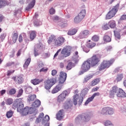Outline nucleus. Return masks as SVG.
Segmentation results:
<instances>
[{
  "label": "nucleus",
  "mask_w": 126,
  "mask_h": 126,
  "mask_svg": "<svg viewBox=\"0 0 126 126\" xmlns=\"http://www.w3.org/2000/svg\"><path fill=\"white\" fill-rule=\"evenodd\" d=\"M101 60L97 55H94L91 58L89 59L87 61L85 62L81 66V69L84 72L88 71L90 69V66H96L100 63Z\"/></svg>",
  "instance_id": "nucleus-1"
},
{
  "label": "nucleus",
  "mask_w": 126,
  "mask_h": 126,
  "mask_svg": "<svg viewBox=\"0 0 126 126\" xmlns=\"http://www.w3.org/2000/svg\"><path fill=\"white\" fill-rule=\"evenodd\" d=\"M24 107V104L22 101H21V98L17 99L15 100L13 105V109H17V112L20 113L23 116H27L29 112V107H26L23 109Z\"/></svg>",
  "instance_id": "nucleus-2"
},
{
  "label": "nucleus",
  "mask_w": 126,
  "mask_h": 126,
  "mask_svg": "<svg viewBox=\"0 0 126 126\" xmlns=\"http://www.w3.org/2000/svg\"><path fill=\"white\" fill-rule=\"evenodd\" d=\"M114 63H115V59H110V60H103L98 66V70L102 71V70H104L106 68H109Z\"/></svg>",
  "instance_id": "nucleus-3"
},
{
  "label": "nucleus",
  "mask_w": 126,
  "mask_h": 126,
  "mask_svg": "<svg viewBox=\"0 0 126 126\" xmlns=\"http://www.w3.org/2000/svg\"><path fill=\"white\" fill-rule=\"evenodd\" d=\"M56 83H57V79L51 78L44 82V87L46 90H50Z\"/></svg>",
  "instance_id": "nucleus-4"
},
{
  "label": "nucleus",
  "mask_w": 126,
  "mask_h": 126,
  "mask_svg": "<svg viewBox=\"0 0 126 126\" xmlns=\"http://www.w3.org/2000/svg\"><path fill=\"white\" fill-rule=\"evenodd\" d=\"M119 7H120V5L119 4H117L115 6H114L112 9V10L109 11L107 14H106L105 19L108 20L113 18V17L116 15L117 12H118V10H119Z\"/></svg>",
  "instance_id": "nucleus-5"
},
{
  "label": "nucleus",
  "mask_w": 126,
  "mask_h": 126,
  "mask_svg": "<svg viewBox=\"0 0 126 126\" xmlns=\"http://www.w3.org/2000/svg\"><path fill=\"white\" fill-rule=\"evenodd\" d=\"M100 114L105 116L107 115H113L114 114V108L110 107H105L102 108Z\"/></svg>",
  "instance_id": "nucleus-6"
},
{
  "label": "nucleus",
  "mask_w": 126,
  "mask_h": 126,
  "mask_svg": "<svg viewBox=\"0 0 126 126\" xmlns=\"http://www.w3.org/2000/svg\"><path fill=\"white\" fill-rule=\"evenodd\" d=\"M63 43H64V38L63 36H59L57 38H56L53 44L55 47H61Z\"/></svg>",
  "instance_id": "nucleus-7"
},
{
  "label": "nucleus",
  "mask_w": 126,
  "mask_h": 126,
  "mask_svg": "<svg viewBox=\"0 0 126 126\" xmlns=\"http://www.w3.org/2000/svg\"><path fill=\"white\" fill-rule=\"evenodd\" d=\"M66 96H68V93L67 91H64L61 94H60L58 97V101L59 103L63 102L64 99H65Z\"/></svg>",
  "instance_id": "nucleus-8"
},
{
  "label": "nucleus",
  "mask_w": 126,
  "mask_h": 126,
  "mask_svg": "<svg viewBox=\"0 0 126 126\" xmlns=\"http://www.w3.org/2000/svg\"><path fill=\"white\" fill-rule=\"evenodd\" d=\"M66 73L62 71L60 73L59 82L61 84L64 83L65 80H66Z\"/></svg>",
  "instance_id": "nucleus-9"
},
{
  "label": "nucleus",
  "mask_w": 126,
  "mask_h": 126,
  "mask_svg": "<svg viewBox=\"0 0 126 126\" xmlns=\"http://www.w3.org/2000/svg\"><path fill=\"white\" fill-rule=\"evenodd\" d=\"M100 96V93H94L91 97L88 98L85 103V106H87L88 104H89L90 102H92L94 100V98L96 96Z\"/></svg>",
  "instance_id": "nucleus-10"
},
{
  "label": "nucleus",
  "mask_w": 126,
  "mask_h": 126,
  "mask_svg": "<svg viewBox=\"0 0 126 126\" xmlns=\"http://www.w3.org/2000/svg\"><path fill=\"white\" fill-rule=\"evenodd\" d=\"M89 35H90V32L88 30H86L82 31L79 36L82 39L83 38H87Z\"/></svg>",
  "instance_id": "nucleus-11"
},
{
  "label": "nucleus",
  "mask_w": 126,
  "mask_h": 126,
  "mask_svg": "<svg viewBox=\"0 0 126 126\" xmlns=\"http://www.w3.org/2000/svg\"><path fill=\"white\" fill-rule=\"evenodd\" d=\"M62 88H63V84L60 83L53 89L51 92L52 94L58 93L59 91H60L62 90Z\"/></svg>",
  "instance_id": "nucleus-12"
},
{
  "label": "nucleus",
  "mask_w": 126,
  "mask_h": 126,
  "mask_svg": "<svg viewBox=\"0 0 126 126\" xmlns=\"http://www.w3.org/2000/svg\"><path fill=\"white\" fill-rule=\"evenodd\" d=\"M61 55L63 58H66L69 56H70V52L66 48H64L61 51Z\"/></svg>",
  "instance_id": "nucleus-13"
},
{
  "label": "nucleus",
  "mask_w": 126,
  "mask_h": 126,
  "mask_svg": "<svg viewBox=\"0 0 126 126\" xmlns=\"http://www.w3.org/2000/svg\"><path fill=\"white\" fill-rule=\"evenodd\" d=\"M12 79L14 81H15L18 83V84H21V83H23V78L21 77V76H17L15 77H13Z\"/></svg>",
  "instance_id": "nucleus-14"
},
{
  "label": "nucleus",
  "mask_w": 126,
  "mask_h": 126,
  "mask_svg": "<svg viewBox=\"0 0 126 126\" xmlns=\"http://www.w3.org/2000/svg\"><path fill=\"white\" fill-rule=\"evenodd\" d=\"M32 0L30 3L28 4V5L26 7V10L28 11L32 9L35 5V3H36V0Z\"/></svg>",
  "instance_id": "nucleus-15"
},
{
  "label": "nucleus",
  "mask_w": 126,
  "mask_h": 126,
  "mask_svg": "<svg viewBox=\"0 0 126 126\" xmlns=\"http://www.w3.org/2000/svg\"><path fill=\"white\" fill-rule=\"evenodd\" d=\"M117 97H121V98H126V94L122 89L118 90V92L116 94Z\"/></svg>",
  "instance_id": "nucleus-16"
},
{
  "label": "nucleus",
  "mask_w": 126,
  "mask_h": 126,
  "mask_svg": "<svg viewBox=\"0 0 126 126\" xmlns=\"http://www.w3.org/2000/svg\"><path fill=\"white\" fill-rule=\"evenodd\" d=\"M63 114L64 112L63 109L60 110L56 115L57 119L58 120V121H61V120H62V119H63V116H64Z\"/></svg>",
  "instance_id": "nucleus-17"
},
{
  "label": "nucleus",
  "mask_w": 126,
  "mask_h": 126,
  "mask_svg": "<svg viewBox=\"0 0 126 126\" xmlns=\"http://www.w3.org/2000/svg\"><path fill=\"white\" fill-rule=\"evenodd\" d=\"M44 81L43 79H33L32 80H31V82L33 84V85H38V84H40L41 82H43Z\"/></svg>",
  "instance_id": "nucleus-18"
},
{
  "label": "nucleus",
  "mask_w": 126,
  "mask_h": 126,
  "mask_svg": "<svg viewBox=\"0 0 126 126\" xmlns=\"http://www.w3.org/2000/svg\"><path fill=\"white\" fill-rule=\"evenodd\" d=\"M119 92V89L118 87L115 86L112 87V90L110 91V96H114Z\"/></svg>",
  "instance_id": "nucleus-19"
},
{
  "label": "nucleus",
  "mask_w": 126,
  "mask_h": 126,
  "mask_svg": "<svg viewBox=\"0 0 126 126\" xmlns=\"http://www.w3.org/2000/svg\"><path fill=\"white\" fill-rule=\"evenodd\" d=\"M12 39L13 41V43L14 44L16 43L17 41V39H18V33L17 32H14L12 33Z\"/></svg>",
  "instance_id": "nucleus-20"
},
{
  "label": "nucleus",
  "mask_w": 126,
  "mask_h": 126,
  "mask_svg": "<svg viewBox=\"0 0 126 126\" xmlns=\"http://www.w3.org/2000/svg\"><path fill=\"white\" fill-rule=\"evenodd\" d=\"M95 46H96V43L91 41V40H89L87 43V47L89 49H92L93 48H94Z\"/></svg>",
  "instance_id": "nucleus-21"
},
{
  "label": "nucleus",
  "mask_w": 126,
  "mask_h": 126,
  "mask_svg": "<svg viewBox=\"0 0 126 126\" xmlns=\"http://www.w3.org/2000/svg\"><path fill=\"white\" fill-rule=\"evenodd\" d=\"M71 107H72V104L70 103V101H67L63 104V108L65 110H68V109L71 108Z\"/></svg>",
  "instance_id": "nucleus-22"
},
{
  "label": "nucleus",
  "mask_w": 126,
  "mask_h": 126,
  "mask_svg": "<svg viewBox=\"0 0 126 126\" xmlns=\"http://www.w3.org/2000/svg\"><path fill=\"white\" fill-rule=\"evenodd\" d=\"M85 14H86V11L84 9L82 10L81 12L78 15V16L81 18V19H83L85 17Z\"/></svg>",
  "instance_id": "nucleus-23"
},
{
  "label": "nucleus",
  "mask_w": 126,
  "mask_h": 126,
  "mask_svg": "<svg viewBox=\"0 0 126 126\" xmlns=\"http://www.w3.org/2000/svg\"><path fill=\"white\" fill-rule=\"evenodd\" d=\"M116 26L117 24H116V21H115V20H110L108 22V26L110 27V28L114 29Z\"/></svg>",
  "instance_id": "nucleus-24"
},
{
  "label": "nucleus",
  "mask_w": 126,
  "mask_h": 126,
  "mask_svg": "<svg viewBox=\"0 0 126 126\" xmlns=\"http://www.w3.org/2000/svg\"><path fill=\"white\" fill-rule=\"evenodd\" d=\"M56 35H51L50 36H49V39L47 41L48 44H52V42H55L56 41Z\"/></svg>",
  "instance_id": "nucleus-25"
},
{
  "label": "nucleus",
  "mask_w": 126,
  "mask_h": 126,
  "mask_svg": "<svg viewBox=\"0 0 126 126\" xmlns=\"http://www.w3.org/2000/svg\"><path fill=\"white\" fill-rule=\"evenodd\" d=\"M78 99H79V95L78 94H76L73 96V103L75 106L77 105Z\"/></svg>",
  "instance_id": "nucleus-26"
},
{
  "label": "nucleus",
  "mask_w": 126,
  "mask_h": 126,
  "mask_svg": "<svg viewBox=\"0 0 126 126\" xmlns=\"http://www.w3.org/2000/svg\"><path fill=\"white\" fill-rule=\"evenodd\" d=\"M50 121V117L48 115H46L42 120V125H46V124H49V121Z\"/></svg>",
  "instance_id": "nucleus-27"
},
{
  "label": "nucleus",
  "mask_w": 126,
  "mask_h": 126,
  "mask_svg": "<svg viewBox=\"0 0 126 126\" xmlns=\"http://www.w3.org/2000/svg\"><path fill=\"white\" fill-rule=\"evenodd\" d=\"M41 105V101L39 100H36L32 104L33 108H38Z\"/></svg>",
  "instance_id": "nucleus-28"
},
{
  "label": "nucleus",
  "mask_w": 126,
  "mask_h": 126,
  "mask_svg": "<svg viewBox=\"0 0 126 126\" xmlns=\"http://www.w3.org/2000/svg\"><path fill=\"white\" fill-rule=\"evenodd\" d=\"M100 82V79L96 78L91 82V86H95V85H97Z\"/></svg>",
  "instance_id": "nucleus-29"
},
{
  "label": "nucleus",
  "mask_w": 126,
  "mask_h": 126,
  "mask_svg": "<svg viewBox=\"0 0 126 126\" xmlns=\"http://www.w3.org/2000/svg\"><path fill=\"white\" fill-rule=\"evenodd\" d=\"M35 99H36V95H29L28 101L30 103V102H32V101H34Z\"/></svg>",
  "instance_id": "nucleus-30"
},
{
  "label": "nucleus",
  "mask_w": 126,
  "mask_h": 126,
  "mask_svg": "<svg viewBox=\"0 0 126 126\" xmlns=\"http://www.w3.org/2000/svg\"><path fill=\"white\" fill-rule=\"evenodd\" d=\"M77 32V30L76 29H72V30H70L68 32V35H70V36H72V35H75V34H76Z\"/></svg>",
  "instance_id": "nucleus-31"
},
{
  "label": "nucleus",
  "mask_w": 126,
  "mask_h": 126,
  "mask_svg": "<svg viewBox=\"0 0 126 126\" xmlns=\"http://www.w3.org/2000/svg\"><path fill=\"white\" fill-rule=\"evenodd\" d=\"M31 62V58H29L26 61L23 67L24 68H27L28 67V65L30 64V63Z\"/></svg>",
  "instance_id": "nucleus-32"
},
{
  "label": "nucleus",
  "mask_w": 126,
  "mask_h": 126,
  "mask_svg": "<svg viewBox=\"0 0 126 126\" xmlns=\"http://www.w3.org/2000/svg\"><path fill=\"white\" fill-rule=\"evenodd\" d=\"M123 78H124V75L123 74H119L117 76L116 80V81H117V82H119L120 81H121V80H122Z\"/></svg>",
  "instance_id": "nucleus-33"
},
{
  "label": "nucleus",
  "mask_w": 126,
  "mask_h": 126,
  "mask_svg": "<svg viewBox=\"0 0 126 126\" xmlns=\"http://www.w3.org/2000/svg\"><path fill=\"white\" fill-rule=\"evenodd\" d=\"M74 65H73V63L72 62H69L66 66V69L67 70H70L72 67H73Z\"/></svg>",
  "instance_id": "nucleus-34"
},
{
  "label": "nucleus",
  "mask_w": 126,
  "mask_h": 126,
  "mask_svg": "<svg viewBox=\"0 0 126 126\" xmlns=\"http://www.w3.org/2000/svg\"><path fill=\"white\" fill-rule=\"evenodd\" d=\"M7 5V1L5 0H0V8H1L2 6H5Z\"/></svg>",
  "instance_id": "nucleus-35"
},
{
  "label": "nucleus",
  "mask_w": 126,
  "mask_h": 126,
  "mask_svg": "<svg viewBox=\"0 0 126 126\" xmlns=\"http://www.w3.org/2000/svg\"><path fill=\"white\" fill-rule=\"evenodd\" d=\"M114 32L115 39H116V40H120V39H121V33H120V32L116 31H114Z\"/></svg>",
  "instance_id": "nucleus-36"
},
{
  "label": "nucleus",
  "mask_w": 126,
  "mask_h": 126,
  "mask_svg": "<svg viewBox=\"0 0 126 126\" xmlns=\"http://www.w3.org/2000/svg\"><path fill=\"white\" fill-rule=\"evenodd\" d=\"M36 37V32L35 31H32L30 35V38L31 40H34Z\"/></svg>",
  "instance_id": "nucleus-37"
},
{
  "label": "nucleus",
  "mask_w": 126,
  "mask_h": 126,
  "mask_svg": "<svg viewBox=\"0 0 126 126\" xmlns=\"http://www.w3.org/2000/svg\"><path fill=\"white\" fill-rule=\"evenodd\" d=\"M93 77V75H90L89 76H87L85 78H84V81H83V83H86L89 80H90L91 78Z\"/></svg>",
  "instance_id": "nucleus-38"
},
{
  "label": "nucleus",
  "mask_w": 126,
  "mask_h": 126,
  "mask_svg": "<svg viewBox=\"0 0 126 126\" xmlns=\"http://www.w3.org/2000/svg\"><path fill=\"white\" fill-rule=\"evenodd\" d=\"M109 27V24L107 23H104L101 26L102 30H108L110 29V28Z\"/></svg>",
  "instance_id": "nucleus-39"
},
{
  "label": "nucleus",
  "mask_w": 126,
  "mask_h": 126,
  "mask_svg": "<svg viewBox=\"0 0 126 126\" xmlns=\"http://www.w3.org/2000/svg\"><path fill=\"white\" fill-rule=\"evenodd\" d=\"M103 40L105 42L109 43V42H111L112 38L109 36L106 35L103 37Z\"/></svg>",
  "instance_id": "nucleus-40"
},
{
  "label": "nucleus",
  "mask_w": 126,
  "mask_h": 126,
  "mask_svg": "<svg viewBox=\"0 0 126 126\" xmlns=\"http://www.w3.org/2000/svg\"><path fill=\"white\" fill-rule=\"evenodd\" d=\"M13 115V112L12 111L10 110L9 111L7 112L6 116L7 118L9 119V118H11L12 115Z\"/></svg>",
  "instance_id": "nucleus-41"
},
{
  "label": "nucleus",
  "mask_w": 126,
  "mask_h": 126,
  "mask_svg": "<svg viewBox=\"0 0 126 126\" xmlns=\"http://www.w3.org/2000/svg\"><path fill=\"white\" fill-rule=\"evenodd\" d=\"M88 91H89V90L87 88H85L82 91H81V94L82 95H86L87 93H88Z\"/></svg>",
  "instance_id": "nucleus-42"
},
{
  "label": "nucleus",
  "mask_w": 126,
  "mask_h": 126,
  "mask_svg": "<svg viewBox=\"0 0 126 126\" xmlns=\"http://www.w3.org/2000/svg\"><path fill=\"white\" fill-rule=\"evenodd\" d=\"M59 25L60 26H61V27H62V28H63L67 26V24L66 23V22H61L59 23Z\"/></svg>",
  "instance_id": "nucleus-43"
},
{
  "label": "nucleus",
  "mask_w": 126,
  "mask_h": 126,
  "mask_svg": "<svg viewBox=\"0 0 126 126\" xmlns=\"http://www.w3.org/2000/svg\"><path fill=\"white\" fill-rule=\"evenodd\" d=\"M12 65H15V63L14 62H8L7 63H6L5 66V67H8L11 66Z\"/></svg>",
  "instance_id": "nucleus-44"
},
{
  "label": "nucleus",
  "mask_w": 126,
  "mask_h": 126,
  "mask_svg": "<svg viewBox=\"0 0 126 126\" xmlns=\"http://www.w3.org/2000/svg\"><path fill=\"white\" fill-rule=\"evenodd\" d=\"M82 20L81 18H80L78 16L76 17L74 20V22L75 23H79Z\"/></svg>",
  "instance_id": "nucleus-45"
},
{
  "label": "nucleus",
  "mask_w": 126,
  "mask_h": 126,
  "mask_svg": "<svg viewBox=\"0 0 126 126\" xmlns=\"http://www.w3.org/2000/svg\"><path fill=\"white\" fill-rule=\"evenodd\" d=\"M16 93V90L15 89H12L9 90V95H14Z\"/></svg>",
  "instance_id": "nucleus-46"
},
{
  "label": "nucleus",
  "mask_w": 126,
  "mask_h": 126,
  "mask_svg": "<svg viewBox=\"0 0 126 126\" xmlns=\"http://www.w3.org/2000/svg\"><path fill=\"white\" fill-rule=\"evenodd\" d=\"M48 70H49V68L47 67H42L40 70L39 72H47V71H48Z\"/></svg>",
  "instance_id": "nucleus-47"
},
{
  "label": "nucleus",
  "mask_w": 126,
  "mask_h": 126,
  "mask_svg": "<svg viewBox=\"0 0 126 126\" xmlns=\"http://www.w3.org/2000/svg\"><path fill=\"white\" fill-rule=\"evenodd\" d=\"M93 41H94V42H98L99 41V36L96 35H94L92 37Z\"/></svg>",
  "instance_id": "nucleus-48"
},
{
  "label": "nucleus",
  "mask_w": 126,
  "mask_h": 126,
  "mask_svg": "<svg viewBox=\"0 0 126 126\" xmlns=\"http://www.w3.org/2000/svg\"><path fill=\"white\" fill-rule=\"evenodd\" d=\"M34 22V24L36 26H39V25H41V21L38 19H35Z\"/></svg>",
  "instance_id": "nucleus-49"
},
{
  "label": "nucleus",
  "mask_w": 126,
  "mask_h": 126,
  "mask_svg": "<svg viewBox=\"0 0 126 126\" xmlns=\"http://www.w3.org/2000/svg\"><path fill=\"white\" fill-rule=\"evenodd\" d=\"M90 120V117L89 115L86 114L85 116H84V120L85 122H88Z\"/></svg>",
  "instance_id": "nucleus-50"
},
{
  "label": "nucleus",
  "mask_w": 126,
  "mask_h": 126,
  "mask_svg": "<svg viewBox=\"0 0 126 126\" xmlns=\"http://www.w3.org/2000/svg\"><path fill=\"white\" fill-rule=\"evenodd\" d=\"M26 92L28 94H29L32 92V88L31 87H29L26 88Z\"/></svg>",
  "instance_id": "nucleus-51"
},
{
  "label": "nucleus",
  "mask_w": 126,
  "mask_h": 126,
  "mask_svg": "<svg viewBox=\"0 0 126 126\" xmlns=\"http://www.w3.org/2000/svg\"><path fill=\"white\" fill-rule=\"evenodd\" d=\"M22 94H23V89H20L18 92L17 97L18 98H19V97H20L22 95Z\"/></svg>",
  "instance_id": "nucleus-52"
},
{
  "label": "nucleus",
  "mask_w": 126,
  "mask_h": 126,
  "mask_svg": "<svg viewBox=\"0 0 126 126\" xmlns=\"http://www.w3.org/2000/svg\"><path fill=\"white\" fill-rule=\"evenodd\" d=\"M105 126H114V125L112 124V122L109 121H107L105 123Z\"/></svg>",
  "instance_id": "nucleus-53"
},
{
  "label": "nucleus",
  "mask_w": 126,
  "mask_h": 126,
  "mask_svg": "<svg viewBox=\"0 0 126 126\" xmlns=\"http://www.w3.org/2000/svg\"><path fill=\"white\" fill-rule=\"evenodd\" d=\"M13 102V100L11 98H8L6 100V103L8 104V105H11Z\"/></svg>",
  "instance_id": "nucleus-54"
},
{
  "label": "nucleus",
  "mask_w": 126,
  "mask_h": 126,
  "mask_svg": "<svg viewBox=\"0 0 126 126\" xmlns=\"http://www.w3.org/2000/svg\"><path fill=\"white\" fill-rule=\"evenodd\" d=\"M99 89V87H95L94 88H93L92 90V92H96V91H98Z\"/></svg>",
  "instance_id": "nucleus-55"
},
{
  "label": "nucleus",
  "mask_w": 126,
  "mask_h": 126,
  "mask_svg": "<svg viewBox=\"0 0 126 126\" xmlns=\"http://www.w3.org/2000/svg\"><path fill=\"white\" fill-rule=\"evenodd\" d=\"M29 110H28L29 114H33V112H34V111H35L34 110V108L33 107H31V108L29 107Z\"/></svg>",
  "instance_id": "nucleus-56"
},
{
  "label": "nucleus",
  "mask_w": 126,
  "mask_h": 126,
  "mask_svg": "<svg viewBox=\"0 0 126 126\" xmlns=\"http://www.w3.org/2000/svg\"><path fill=\"white\" fill-rule=\"evenodd\" d=\"M15 71L14 70L11 71V70H8L7 72V76H10V75H11L12 73H13Z\"/></svg>",
  "instance_id": "nucleus-57"
},
{
  "label": "nucleus",
  "mask_w": 126,
  "mask_h": 126,
  "mask_svg": "<svg viewBox=\"0 0 126 126\" xmlns=\"http://www.w3.org/2000/svg\"><path fill=\"white\" fill-rule=\"evenodd\" d=\"M56 12V11L55 10V9L53 8H51L49 10V13L50 14H55V13Z\"/></svg>",
  "instance_id": "nucleus-58"
},
{
  "label": "nucleus",
  "mask_w": 126,
  "mask_h": 126,
  "mask_svg": "<svg viewBox=\"0 0 126 126\" xmlns=\"http://www.w3.org/2000/svg\"><path fill=\"white\" fill-rule=\"evenodd\" d=\"M82 102H83V97H81L79 99V100H78L79 106H80V105L82 104Z\"/></svg>",
  "instance_id": "nucleus-59"
},
{
  "label": "nucleus",
  "mask_w": 126,
  "mask_h": 126,
  "mask_svg": "<svg viewBox=\"0 0 126 126\" xmlns=\"http://www.w3.org/2000/svg\"><path fill=\"white\" fill-rule=\"evenodd\" d=\"M83 50L86 53H88V52H89V51H90V50H89V49L87 48V47H86V46H84L83 47Z\"/></svg>",
  "instance_id": "nucleus-60"
},
{
  "label": "nucleus",
  "mask_w": 126,
  "mask_h": 126,
  "mask_svg": "<svg viewBox=\"0 0 126 126\" xmlns=\"http://www.w3.org/2000/svg\"><path fill=\"white\" fill-rule=\"evenodd\" d=\"M23 41V37L21 34H20L19 36V43H22Z\"/></svg>",
  "instance_id": "nucleus-61"
},
{
  "label": "nucleus",
  "mask_w": 126,
  "mask_h": 126,
  "mask_svg": "<svg viewBox=\"0 0 126 126\" xmlns=\"http://www.w3.org/2000/svg\"><path fill=\"white\" fill-rule=\"evenodd\" d=\"M57 73V70H55V69L52 70V73H51L52 76H55V75H56Z\"/></svg>",
  "instance_id": "nucleus-62"
},
{
  "label": "nucleus",
  "mask_w": 126,
  "mask_h": 126,
  "mask_svg": "<svg viewBox=\"0 0 126 126\" xmlns=\"http://www.w3.org/2000/svg\"><path fill=\"white\" fill-rule=\"evenodd\" d=\"M126 20V15H123L120 18V20Z\"/></svg>",
  "instance_id": "nucleus-63"
},
{
  "label": "nucleus",
  "mask_w": 126,
  "mask_h": 126,
  "mask_svg": "<svg viewBox=\"0 0 126 126\" xmlns=\"http://www.w3.org/2000/svg\"><path fill=\"white\" fill-rule=\"evenodd\" d=\"M124 35H126V26L123 29Z\"/></svg>",
  "instance_id": "nucleus-64"
}]
</instances>
